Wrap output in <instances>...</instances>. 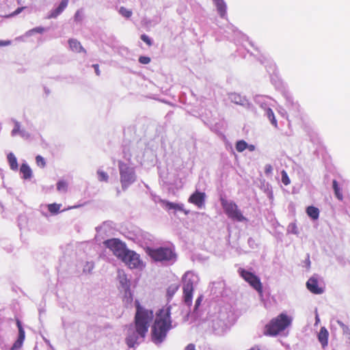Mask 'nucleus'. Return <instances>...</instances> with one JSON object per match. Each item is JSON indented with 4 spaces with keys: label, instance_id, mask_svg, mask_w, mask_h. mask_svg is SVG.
<instances>
[{
    "label": "nucleus",
    "instance_id": "nucleus-28",
    "mask_svg": "<svg viewBox=\"0 0 350 350\" xmlns=\"http://www.w3.org/2000/svg\"><path fill=\"white\" fill-rule=\"evenodd\" d=\"M8 161L10 167V169L16 171L18 169V165L17 159L14 154H8Z\"/></svg>",
    "mask_w": 350,
    "mask_h": 350
},
{
    "label": "nucleus",
    "instance_id": "nucleus-61",
    "mask_svg": "<svg viewBox=\"0 0 350 350\" xmlns=\"http://www.w3.org/2000/svg\"><path fill=\"white\" fill-rule=\"evenodd\" d=\"M79 206H80V205H79V206H74V208H77V207H79Z\"/></svg>",
    "mask_w": 350,
    "mask_h": 350
},
{
    "label": "nucleus",
    "instance_id": "nucleus-33",
    "mask_svg": "<svg viewBox=\"0 0 350 350\" xmlns=\"http://www.w3.org/2000/svg\"><path fill=\"white\" fill-rule=\"evenodd\" d=\"M160 202H161V205L163 206V207L164 208H165L166 210H167V211L174 210L176 203L171 202H169V201H167L165 200H161V199H160Z\"/></svg>",
    "mask_w": 350,
    "mask_h": 350
},
{
    "label": "nucleus",
    "instance_id": "nucleus-55",
    "mask_svg": "<svg viewBox=\"0 0 350 350\" xmlns=\"http://www.w3.org/2000/svg\"><path fill=\"white\" fill-rule=\"evenodd\" d=\"M343 332L345 334H350V329L348 327V329H342Z\"/></svg>",
    "mask_w": 350,
    "mask_h": 350
},
{
    "label": "nucleus",
    "instance_id": "nucleus-25",
    "mask_svg": "<svg viewBox=\"0 0 350 350\" xmlns=\"http://www.w3.org/2000/svg\"><path fill=\"white\" fill-rule=\"evenodd\" d=\"M306 213L313 220L317 219L319 217V210L314 206L307 207Z\"/></svg>",
    "mask_w": 350,
    "mask_h": 350
},
{
    "label": "nucleus",
    "instance_id": "nucleus-40",
    "mask_svg": "<svg viewBox=\"0 0 350 350\" xmlns=\"http://www.w3.org/2000/svg\"><path fill=\"white\" fill-rule=\"evenodd\" d=\"M281 174L282 183L285 185H288V184H290V179L288 178L287 173L284 170H283Z\"/></svg>",
    "mask_w": 350,
    "mask_h": 350
},
{
    "label": "nucleus",
    "instance_id": "nucleus-54",
    "mask_svg": "<svg viewBox=\"0 0 350 350\" xmlns=\"http://www.w3.org/2000/svg\"><path fill=\"white\" fill-rule=\"evenodd\" d=\"M248 350H260V348L258 346H254Z\"/></svg>",
    "mask_w": 350,
    "mask_h": 350
},
{
    "label": "nucleus",
    "instance_id": "nucleus-2",
    "mask_svg": "<svg viewBox=\"0 0 350 350\" xmlns=\"http://www.w3.org/2000/svg\"><path fill=\"white\" fill-rule=\"evenodd\" d=\"M15 327H18V335L17 340L12 347L13 350L21 347L25 338V330L22 323L18 319L15 321L10 317H6L4 311L0 310V345H3L9 336L12 334Z\"/></svg>",
    "mask_w": 350,
    "mask_h": 350
},
{
    "label": "nucleus",
    "instance_id": "nucleus-22",
    "mask_svg": "<svg viewBox=\"0 0 350 350\" xmlns=\"http://www.w3.org/2000/svg\"><path fill=\"white\" fill-rule=\"evenodd\" d=\"M227 215L229 218H231L232 219L237 221L241 222L247 221V219L243 215L241 211H240V209H239L238 206L237 207L236 211H232V213H230Z\"/></svg>",
    "mask_w": 350,
    "mask_h": 350
},
{
    "label": "nucleus",
    "instance_id": "nucleus-34",
    "mask_svg": "<svg viewBox=\"0 0 350 350\" xmlns=\"http://www.w3.org/2000/svg\"><path fill=\"white\" fill-rule=\"evenodd\" d=\"M61 204L56 203L50 204L48 205V209L52 214H57L60 208Z\"/></svg>",
    "mask_w": 350,
    "mask_h": 350
},
{
    "label": "nucleus",
    "instance_id": "nucleus-57",
    "mask_svg": "<svg viewBox=\"0 0 350 350\" xmlns=\"http://www.w3.org/2000/svg\"><path fill=\"white\" fill-rule=\"evenodd\" d=\"M117 196H119L120 194V190L119 188H116Z\"/></svg>",
    "mask_w": 350,
    "mask_h": 350
},
{
    "label": "nucleus",
    "instance_id": "nucleus-56",
    "mask_svg": "<svg viewBox=\"0 0 350 350\" xmlns=\"http://www.w3.org/2000/svg\"><path fill=\"white\" fill-rule=\"evenodd\" d=\"M308 258H309V256H308ZM306 264H307V267H309L310 265V261L309 258H308Z\"/></svg>",
    "mask_w": 350,
    "mask_h": 350
},
{
    "label": "nucleus",
    "instance_id": "nucleus-24",
    "mask_svg": "<svg viewBox=\"0 0 350 350\" xmlns=\"http://www.w3.org/2000/svg\"><path fill=\"white\" fill-rule=\"evenodd\" d=\"M221 17L226 15V5L224 0H213Z\"/></svg>",
    "mask_w": 350,
    "mask_h": 350
},
{
    "label": "nucleus",
    "instance_id": "nucleus-41",
    "mask_svg": "<svg viewBox=\"0 0 350 350\" xmlns=\"http://www.w3.org/2000/svg\"><path fill=\"white\" fill-rule=\"evenodd\" d=\"M273 167L271 164H267L265 166V174L267 176H271L272 175Z\"/></svg>",
    "mask_w": 350,
    "mask_h": 350
},
{
    "label": "nucleus",
    "instance_id": "nucleus-45",
    "mask_svg": "<svg viewBox=\"0 0 350 350\" xmlns=\"http://www.w3.org/2000/svg\"><path fill=\"white\" fill-rule=\"evenodd\" d=\"M247 243L252 249H255L258 247V244L256 243L255 240L252 237H250L248 239Z\"/></svg>",
    "mask_w": 350,
    "mask_h": 350
},
{
    "label": "nucleus",
    "instance_id": "nucleus-9",
    "mask_svg": "<svg viewBox=\"0 0 350 350\" xmlns=\"http://www.w3.org/2000/svg\"><path fill=\"white\" fill-rule=\"evenodd\" d=\"M104 245L119 259H120L129 250L125 243L118 239H107L104 241Z\"/></svg>",
    "mask_w": 350,
    "mask_h": 350
},
{
    "label": "nucleus",
    "instance_id": "nucleus-27",
    "mask_svg": "<svg viewBox=\"0 0 350 350\" xmlns=\"http://www.w3.org/2000/svg\"><path fill=\"white\" fill-rule=\"evenodd\" d=\"M332 187L334 191V194L338 200L342 201L343 199V196L341 191V189L338 185V183L336 180H334L332 182Z\"/></svg>",
    "mask_w": 350,
    "mask_h": 350
},
{
    "label": "nucleus",
    "instance_id": "nucleus-15",
    "mask_svg": "<svg viewBox=\"0 0 350 350\" xmlns=\"http://www.w3.org/2000/svg\"><path fill=\"white\" fill-rule=\"evenodd\" d=\"M118 279L119 281L118 288L120 292L124 290H128V288H131V280L127 278V275L123 271H118Z\"/></svg>",
    "mask_w": 350,
    "mask_h": 350
},
{
    "label": "nucleus",
    "instance_id": "nucleus-26",
    "mask_svg": "<svg viewBox=\"0 0 350 350\" xmlns=\"http://www.w3.org/2000/svg\"><path fill=\"white\" fill-rule=\"evenodd\" d=\"M121 292L124 293L123 301L126 305H131L133 302V294L131 293V288H128V290H124Z\"/></svg>",
    "mask_w": 350,
    "mask_h": 350
},
{
    "label": "nucleus",
    "instance_id": "nucleus-21",
    "mask_svg": "<svg viewBox=\"0 0 350 350\" xmlns=\"http://www.w3.org/2000/svg\"><path fill=\"white\" fill-rule=\"evenodd\" d=\"M20 173L25 180H29L32 177V170L27 163H23L20 167Z\"/></svg>",
    "mask_w": 350,
    "mask_h": 350
},
{
    "label": "nucleus",
    "instance_id": "nucleus-3",
    "mask_svg": "<svg viewBox=\"0 0 350 350\" xmlns=\"http://www.w3.org/2000/svg\"><path fill=\"white\" fill-rule=\"evenodd\" d=\"M177 322L167 321L158 312L151 327V340L157 345H161L166 338L167 332L176 327Z\"/></svg>",
    "mask_w": 350,
    "mask_h": 350
},
{
    "label": "nucleus",
    "instance_id": "nucleus-39",
    "mask_svg": "<svg viewBox=\"0 0 350 350\" xmlns=\"http://www.w3.org/2000/svg\"><path fill=\"white\" fill-rule=\"evenodd\" d=\"M36 161L39 167H44L46 165L44 159L40 154L36 157Z\"/></svg>",
    "mask_w": 350,
    "mask_h": 350
},
{
    "label": "nucleus",
    "instance_id": "nucleus-48",
    "mask_svg": "<svg viewBox=\"0 0 350 350\" xmlns=\"http://www.w3.org/2000/svg\"><path fill=\"white\" fill-rule=\"evenodd\" d=\"M337 323L339 325V326L342 329H348V326H347L343 322H342L340 320H337Z\"/></svg>",
    "mask_w": 350,
    "mask_h": 350
},
{
    "label": "nucleus",
    "instance_id": "nucleus-35",
    "mask_svg": "<svg viewBox=\"0 0 350 350\" xmlns=\"http://www.w3.org/2000/svg\"><path fill=\"white\" fill-rule=\"evenodd\" d=\"M287 232H288V233H291V234H298L299 231H298L296 224L295 223L289 224L287 227Z\"/></svg>",
    "mask_w": 350,
    "mask_h": 350
},
{
    "label": "nucleus",
    "instance_id": "nucleus-31",
    "mask_svg": "<svg viewBox=\"0 0 350 350\" xmlns=\"http://www.w3.org/2000/svg\"><path fill=\"white\" fill-rule=\"evenodd\" d=\"M203 298H204V296L202 295H200L198 297V298L196 299V300L195 301V305L193 306V308L191 310V314H192L196 315V314H198V308L201 305V303H202V301L203 300Z\"/></svg>",
    "mask_w": 350,
    "mask_h": 350
},
{
    "label": "nucleus",
    "instance_id": "nucleus-19",
    "mask_svg": "<svg viewBox=\"0 0 350 350\" xmlns=\"http://www.w3.org/2000/svg\"><path fill=\"white\" fill-rule=\"evenodd\" d=\"M329 332L325 327H322L318 334V340L323 348L327 346Z\"/></svg>",
    "mask_w": 350,
    "mask_h": 350
},
{
    "label": "nucleus",
    "instance_id": "nucleus-53",
    "mask_svg": "<svg viewBox=\"0 0 350 350\" xmlns=\"http://www.w3.org/2000/svg\"><path fill=\"white\" fill-rule=\"evenodd\" d=\"M11 44V41L7 40V41H0V46H8Z\"/></svg>",
    "mask_w": 350,
    "mask_h": 350
},
{
    "label": "nucleus",
    "instance_id": "nucleus-17",
    "mask_svg": "<svg viewBox=\"0 0 350 350\" xmlns=\"http://www.w3.org/2000/svg\"><path fill=\"white\" fill-rule=\"evenodd\" d=\"M70 50L77 53H83L86 54V50L83 47L81 42L77 39L70 38L68 41Z\"/></svg>",
    "mask_w": 350,
    "mask_h": 350
},
{
    "label": "nucleus",
    "instance_id": "nucleus-42",
    "mask_svg": "<svg viewBox=\"0 0 350 350\" xmlns=\"http://www.w3.org/2000/svg\"><path fill=\"white\" fill-rule=\"evenodd\" d=\"M183 207H184V206L183 204L176 203L174 211H183L185 215H188L189 213V211L185 210Z\"/></svg>",
    "mask_w": 350,
    "mask_h": 350
},
{
    "label": "nucleus",
    "instance_id": "nucleus-29",
    "mask_svg": "<svg viewBox=\"0 0 350 350\" xmlns=\"http://www.w3.org/2000/svg\"><path fill=\"white\" fill-rule=\"evenodd\" d=\"M68 189V183L64 180H59L57 183V190L59 192L66 193Z\"/></svg>",
    "mask_w": 350,
    "mask_h": 350
},
{
    "label": "nucleus",
    "instance_id": "nucleus-32",
    "mask_svg": "<svg viewBox=\"0 0 350 350\" xmlns=\"http://www.w3.org/2000/svg\"><path fill=\"white\" fill-rule=\"evenodd\" d=\"M266 114L267 116V118L269 119L270 122H271V124L275 127H277V120H275L273 110L271 108H267L266 109Z\"/></svg>",
    "mask_w": 350,
    "mask_h": 350
},
{
    "label": "nucleus",
    "instance_id": "nucleus-50",
    "mask_svg": "<svg viewBox=\"0 0 350 350\" xmlns=\"http://www.w3.org/2000/svg\"><path fill=\"white\" fill-rule=\"evenodd\" d=\"M92 66L95 70V72H96V75L99 76L100 75V71L99 70L98 64H93Z\"/></svg>",
    "mask_w": 350,
    "mask_h": 350
},
{
    "label": "nucleus",
    "instance_id": "nucleus-59",
    "mask_svg": "<svg viewBox=\"0 0 350 350\" xmlns=\"http://www.w3.org/2000/svg\"><path fill=\"white\" fill-rule=\"evenodd\" d=\"M44 341H45V342H46V344L50 345V342H49V340H47V339H44Z\"/></svg>",
    "mask_w": 350,
    "mask_h": 350
},
{
    "label": "nucleus",
    "instance_id": "nucleus-11",
    "mask_svg": "<svg viewBox=\"0 0 350 350\" xmlns=\"http://www.w3.org/2000/svg\"><path fill=\"white\" fill-rule=\"evenodd\" d=\"M224 314H219V316L214 317L209 325L211 327L213 332L218 336H221L226 332L228 326L226 323L223 319Z\"/></svg>",
    "mask_w": 350,
    "mask_h": 350
},
{
    "label": "nucleus",
    "instance_id": "nucleus-8",
    "mask_svg": "<svg viewBox=\"0 0 350 350\" xmlns=\"http://www.w3.org/2000/svg\"><path fill=\"white\" fill-rule=\"evenodd\" d=\"M118 167L122 189L126 191L137 179L135 169L122 161L118 162Z\"/></svg>",
    "mask_w": 350,
    "mask_h": 350
},
{
    "label": "nucleus",
    "instance_id": "nucleus-49",
    "mask_svg": "<svg viewBox=\"0 0 350 350\" xmlns=\"http://www.w3.org/2000/svg\"><path fill=\"white\" fill-rule=\"evenodd\" d=\"M93 268L94 264L92 262H88L86 267L84 268V271L88 269V271L90 272Z\"/></svg>",
    "mask_w": 350,
    "mask_h": 350
},
{
    "label": "nucleus",
    "instance_id": "nucleus-12",
    "mask_svg": "<svg viewBox=\"0 0 350 350\" xmlns=\"http://www.w3.org/2000/svg\"><path fill=\"white\" fill-rule=\"evenodd\" d=\"M241 276L258 292L262 291V284L260 278L252 272L244 269H239Z\"/></svg>",
    "mask_w": 350,
    "mask_h": 350
},
{
    "label": "nucleus",
    "instance_id": "nucleus-18",
    "mask_svg": "<svg viewBox=\"0 0 350 350\" xmlns=\"http://www.w3.org/2000/svg\"><path fill=\"white\" fill-rule=\"evenodd\" d=\"M220 201L221 206L226 215H228L230 213H232V211L237 210V207L238 206L233 201L227 200L224 198H221Z\"/></svg>",
    "mask_w": 350,
    "mask_h": 350
},
{
    "label": "nucleus",
    "instance_id": "nucleus-10",
    "mask_svg": "<svg viewBox=\"0 0 350 350\" xmlns=\"http://www.w3.org/2000/svg\"><path fill=\"white\" fill-rule=\"evenodd\" d=\"M120 260L124 262L130 269L139 268L142 264L140 256L134 251L128 250L122 256Z\"/></svg>",
    "mask_w": 350,
    "mask_h": 350
},
{
    "label": "nucleus",
    "instance_id": "nucleus-6",
    "mask_svg": "<svg viewBox=\"0 0 350 350\" xmlns=\"http://www.w3.org/2000/svg\"><path fill=\"white\" fill-rule=\"evenodd\" d=\"M146 254L155 262L172 264L176 260V253L169 247H147Z\"/></svg>",
    "mask_w": 350,
    "mask_h": 350
},
{
    "label": "nucleus",
    "instance_id": "nucleus-36",
    "mask_svg": "<svg viewBox=\"0 0 350 350\" xmlns=\"http://www.w3.org/2000/svg\"><path fill=\"white\" fill-rule=\"evenodd\" d=\"M119 13L124 17L129 18L132 16V11L124 7H120Z\"/></svg>",
    "mask_w": 350,
    "mask_h": 350
},
{
    "label": "nucleus",
    "instance_id": "nucleus-14",
    "mask_svg": "<svg viewBox=\"0 0 350 350\" xmlns=\"http://www.w3.org/2000/svg\"><path fill=\"white\" fill-rule=\"evenodd\" d=\"M308 289L312 293L319 295L323 293V288L319 286L317 275H312L306 282Z\"/></svg>",
    "mask_w": 350,
    "mask_h": 350
},
{
    "label": "nucleus",
    "instance_id": "nucleus-4",
    "mask_svg": "<svg viewBox=\"0 0 350 350\" xmlns=\"http://www.w3.org/2000/svg\"><path fill=\"white\" fill-rule=\"evenodd\" d=\"M191 306H187L183 302V304H173L158 310L162 317L167 321H173L180 318L182 319V322L185 323L188 321L189 315L191 314Z\"/></svg>",
    "mask_w": 350,
    "mask_h": 350
},
{
    "label": "nucleus",
    "instance_id": "nucleus-60",
    "mask_svg": "<svg viewBox=\"0 0 350 350\" xmlns=\"http://www.w3.org/2000/svg\"><path fill=\"white\" fill-rule=\"evenodd\" d=\"M21 1V0H18V3L20 4Z\"/></svg>",
    "mask_w": 350,
    "mask_h": 350
},
{
    "label": "nucleus",
    "instance_id": "nucleus-37",
    "mask_svg": "<svg viewBox=\"0 0 350 350\" xmlns=\"http://www.w3.org/2000/svg\"><path fill=\"white\" fill-rule=\"evenodd\" d=\"M97 174H98V178L100 181L107 182V180L109 179V176L106 172H105L100 170H98L97 171Z\"/></svg>",
    "mask_w": 350,
    "mask_h": 350
},
{
    "label": "nucleus",
    "instance_id": "nucleus-38",
    "mask_svg": "<svg viewBox=\"0 0 350 350\" xmlns=\"http://www.w3.org/2000/svg\"><path fill=\"white\" fill-rule=\"evenodd\" d=\"M74 20L77 23H80L83 20L82 10H78L75 14Z\"/></svg>",
    "mask_w": 350,
    "mask_h": 350
},
{
    "label": "nucleus",
    "instance_id": "nucleus-52",
    "mask_svg": "<svg viewBox=\"0 0 350 350\" xmlns=\"http://www.w3.org/2000/svg\"><path fill=\"white\" fill-rule=\"evenodd\" d=\"M19 130H20V126L18 125V124H16L15 127L12 130V134L13 135L16 134V133H18L19 131Z\"/></svg>",
    "mask_w": 350,
    "mask_h": 350
},
{
    "label": "nucleus",
    "instance_id": "nucleus-5",
    "mask_svg": "<svg viewBox=\"0 0 350 350\" xmlns=\"http://www.w3.org/2000/svg\"><path fill=\"white\" fill-rule=\"evenodd\" d=\"M199 277L193 271H188L182 277L183 282V301L187 306L192 305L193 292L194 286L198 284Z\"/></svg>",
    "mask_w": 350,
    "mask_h": 350
},
{
    "label": "nucleus",
    "instance_id": "nucleus-44",
    "mask_svg": "<svg viewBox=\"0 0 350 350\" xmlns=\"http://www.w3.org/2000/svg\"><path fill=\"white\" fill-rule=\"evenodd\" d=\"M141 39L143 40L148 46L152 45V41L151 39L146 34H142L141 36Z\"/></svg>",
    "mask_w": 350,
    "mask_h": 350
},
{
    "label": "nucleus",
    "instance_id": "nucleus-58",
    "mask_svg": "<svg viewBox=\"0 0 350 350\" xmlns=\"http://www.w3.org/2000/svg\"><path fill=\"white\" fill-rule=\"evenodd\" d=\"M316 323L319 322V316L317 314L316 315Z\"/></svg>",
    "mask_w": 350,
    "mask_h": 350
},
{
    "label": "nucleus",
    "instance_id": "nucleus-20",
    "mask_svg": "<svg viewBox=\"0 0 350 350\" xmlns=\"http://www.w3.org/2000/svg\"><path fill=\"white\" fill-rule=\"evenodd\" d=\"M246 149L250 152H253L255 150V146L252 144L248 145L244 140H239L236 143V150L238 152H241Z\"/></svg>",
    "mask_w": 350,
    "mask_h": 350
},
{
    "label": "nucleus",
    "instance_id": "nucleus-43",
    "mask_svg": "<svg viewBox=\"0 0 350 350\" xmlns=\"http://www.w3.org/2000/svg\"><path fill=\"white\" fill-rule=\"evenodd\" d=\"M150 58L147 56H140L139 57V62L142 64H148L150 62Z\"/></svg>",
    "mask_w": 350,
    "mask_h": 350
},
{
    "label": "nucleus",
    "instance_id": "nucleus-13",
    "mask_svg": "<svg viewBox=\"0 0 350 350\" xmlns=\"http://www.w3.org/2000/svg\"><path fill=\"white\" fill-rule=\"evenodd\" d=\"M205 193L196 190L189 196L188 202L193 204L199 208H202L205 206Z\"/></svg>",
    "mask_w": 350,
    "mask_h": 350
},
{
    "label": "nucleus",
    "instance_id": "nucleus-1",
    "mask_svg": "<svg viewBox=\"0 0 350 350\" xmlns=\"http://www.w3.org/2000/svg\"><path fill=\"white\" fill-rule=\"evenodd\" d=\"M137 303V310L135 316V329L129 328L128 329L127 336L125 339L126 343L129 348L135 347L140 341L143 340L148 330L149 323L153 319V312L146 310L140 306L138 301Z\"/></svg>",
    "mask_w": 350,
    "mask_h": 350
},
{
    "label": "nucleus",
    "instance_id": "nucleus-47",
    "mask_svg": "<svg viewBox=\"0 0 350 350\" xmlns=\"http://www.w3.org/2000/svg\"><path fill=\"white\" fill-rule=\"evenodd\" d=\"M44 29L42 27H38L33 28L31 30V31H32V32L38 33H42L44 32Z\"/></svg>",
    "mask_w": 350,
    "mask_h": 350
},
{
    "label": "nucleus",
    "instance_id": "nucleus-7",
    "mask_svg": "<svg viewBox=\"0 0 350 350\" xmlns=\"http://www.w3.org/2000/svg\"><path fill=\"white\" fill-rule=\"evenodd\" d=\"M291 323V319L286 314L282 313L273 319L265 327V334L269 336H276L284 330Z\"/></svg>",
    "mask_w": 350,
    "mask_h": 350
},
{
    "label": "nucleus",
    "instance_id": "nucleus-51",
    "mask_svg": "<svg viewBox=\"0 0 350 350\" xmlns=\"http://www.w3.org/2000/svg\"><path fill=\"white\" fill-rule=\"evenodd\" d=\"M185 350H196V347L193 344H189L185 349Z\"/></svg>",
    "mask_w": 350,
    "mask_h": 350
},
{
    "label": "nucleus",
    "instance_id": "nucleus-23",
    "mask_svg": "<svg viewBox=\"0 0 350 350\" xmlns=\"http://www.w3.org/2000/svg\"><path fill=\"white\" fill-rule=\"evenodd\" d=\"M227 215L229 218H231L232 219L237 221L241 222L247 221V219L243 215L241 211H240V209H239L238 206L237 207L236 211H232V213H230Z\"/></svg>",
    "mask_w": 350,
    "mask_h": 350
},
{
    "label": "nucleus",
    "instance_id": "nucleus-46",
    "mask_svg": "<svg viewBox=\"0 0 350 350\" xmlns=\"http://www.w3.org/2000/svg\"><path fill=\"white\" fill-rule=\"evenodd\" d=\"M25 8V7L18 8L14 12L10 14L9 16H14L20 14Z\"/></svg>",
    "mask_w": 350,
    "mask_h": 350
},
{
    "label": "nucleus",
    "instance_id": "nucleus-30",
    "mask_svg": "<svg viewBox=\"0 0 350 350\" xmlns=\"http://www.w3.org/2000/svg\"><path fill=\"white\" fill-rule=\"evenodd\" d=\"M179 286L176 284H172L167 289V296L168 299L172 298L178 291Z\"/></svg>",
    "mask_w": 350,
    "mask_h": 350
},
{
    "label": "nucleus",
    "instance_id": "nucleus-16",
    "mask_svg": "<svg viewBox=\"0 0 350 350\" xmlns=\"http://www.w3.org/2000/svg\"><path fill=\"white\" fill-rule=\"evenodd\" d=\"M69 0H62L57 8L51 11L47 18H55L66 8L68 5Z\"/></svg>",
    "mask_w": 350,
    "mask_h": 350
}]
</instances>
